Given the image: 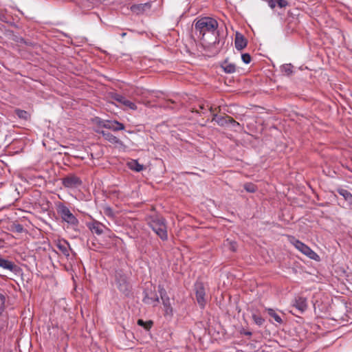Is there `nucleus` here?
Segmentation results:
<instances>
[{"label":"nucleus","mask_w":352,"mask_h":352,"mask_svg":"<svg viewBox=\"0 0 352 352\" xmlns=\"http://www.w3.org/2000/svg\"><path fill=\"white\" fill-rule=\"evenodd\" d=\"M241 59L244 63L248 64L251 62L252 58L249 54L245 53L241 55Z\"/></svg>","instance_id":"obj_32"},{"label":"nucleus","mask_w":352,"mask_h":352,"mask_svg":"<svg viewBox=\"0 0 352 352\" xmlns=\"http://www.w3.org/2000/svg\"><path fill=\"white\" fill-rule=\"evenodd\" d=\"M228 123L232 124L234 126H239V123L235 121L232 118L228 116Z\"/></svg>","instance_id":"obj_34"},{"label":"nucleus","mask_w":352,"mask_h":352,"mask_svg":"<svg viewBox=\"0 0 352 352\" xmlns=\"http://www.w3.org/2000/svg\"><path fill=\"white\" fill-rule=\"evenodd\" d=\"M129 167L131 169L134 170L137 172H140L143 169V165L138 163L137 161H133L129 164Z\"/></svg>","instance_id":"obj_25"},{"label":"nucleus","mask_w":352,"mask_h":352,"mask_svg":"<svg viewBox=\"0 0 352 352\" xmlns=\"http://www.w3.org/2000/svg\"><path fill=\"white\" fill-rule=\"evenodd\" d=\"M230 249L232 250L233 252L236 251V243L235 241H230Z\"/></svg>","instance_id":"obj_36"},{"label":"nucleus","mask_w":352,"mask_h":352,"mask_svg":"<svg viewBox=\"0 0 352 352\" xmlns=\"http://www.w3.org/2000/svg\"><path fill=\"white\" fill-rule=\"evenodd\" d=\"M0 267L11 272H14L16 268V265L13 262L1 257H0Z\"/></svg>","instance_id":"obj_19"},{"label":"nucleus","mask_w":352,"mask_h":352,"mask_svg":"<svg viewBox=\"0 0 352 352\" xmlns=\"http://www.w3.org/2000/svg\"><path fill=\"white\" fill-rule=\"evenodd\" d=\"M58 249L65 256H69V243L66 240H59L56 243Z\"/></svg>","instance_id":"obj_17"},{"label":"nucleus","mask_w":352,"mask_h":352,"mask_svg":"<svg viewBox=\"0 0 352 352\" xmlns=\"http://www.w3.org/2000/svg\"><path fill=\"white\" fill-rule=\"evenodd\" d=\"M97 132L98 133H100V135H102V136L104 138V140L108 141L109 143L114 144L116 146H122L123 145L122 142L119 138H118L117 137L113 135L112 133L107 132V131H98Z\"/></svg>","instance_id":"obj_12"},{"label":"nucleus","mask_w":352,"mask_h":352,"mask_svg":"<svg viewBox=\"0 0 352 352\" xmlns=\"http://www.w3.org/2000/svg\"><path fill=\"white\" fill-rule=\"evenodd\" d=\"M103 212L104 214L108 217H110L111 219L116 217V213L114 212L113 210L109 206H104L103 208Z\"/></svg>","instance_id":"obj_23"},{"label":"nucleus","mask_w":352,"mask_h":352,"mask_svg":"<svg viewBox=\"0 0 352 352\" xmlns=\"http://www.w3.org/2000/svg\"><path fill=\"white\" fill-rule=\"evenodd\" d=\"M87 226L92 233L97 235H101L104 230L110 232V230L106 226L96 220L87 223Z\"/></svg>","instance_id":"obj_10"},{"label":"nucleus","mask_w":352,"mask_h":352,"mask_svg":"<svg viewBox=\"0 0 352 352\" xmlns=\"http://www.w3.org/2000/svg\"><path fill=\"white\" fill-rule=\"evenodd\" d=\"M57 213L60 216L62 220L69 225L76 227L79 221L78 219L71 212L68 207L63 203L58 202L56 204Z\"/></svg>","instance_id":"obj_3"},{"label":"nucleus","mask_w":352,"mask_h":352,"mask_svg":"<svg viewBox=\"0 0 352 352\" xmlns=\"http://www.w3.org/2000/svg\"><path fill=\"white\" fill-rule=\"evenodd\" d=\"M195 296L197 303L201 309H204L206 304V292L204 284L201 282L195 285Z\"/></svg>","instance_id":"obj_7"},{"label":"nucleus","mask_w":352,"mask_h":352,"mask_svg":"<svg viewBox=\"0 0 352 352\" xmlns=\"http://www.w3.org/2000/svg\"><path fill=\"white\" fill-rule=\"evenodd\" d=\"M288 5L287 0H276V6H277L280 8H286Z\"/></svg>","instance_id":"obj_31"},{"label":"nucleus","mask_w":352,"mask_h":352,"mask_svg":"<svg viewBox=\"0 0 352 352\" xmlns=\"http://www.w3.org/2000/svg\"><path fill=\"white\" fill-rule=\"evenodd\" d=\"M8 352H13V351H8Z\"/></svg>","instance_id":"obj_40"},{"label":"nucleus","mask_w":352,"mask_h":352,"mask_svg":"<svg viewBox=\"0 0 352 352\" xmlns=\"http://www.w3.org/2000/svg\"><path fill=\"white\" fill-rule=\"evenodd\" d=\"M219 23L213 18L205 16L195 21V32L205 49L210 50L219 43Z\"/></svg>","instance_id":"obj_1"},{"label":"nucleus","mask_w":352,"mask_h":352,"mask_svg":"<svg viewBox=\"0 0 352 352\" xmlns=\"http://www.w3.org/2000/svg\"><path fill=\"white\" fill-rule=\"evenodd\" d=\"M0 300L1 302V305L3 306L6 302V296L1 293H0Z\"/></svg>","instance_id":"obj_37"},{"label":"nucleus","mask_w":352,"mask_h":352,"mask_svg":"<svg viewBox=\"0 0 352 352\" xmlns=\"http://www.w3.org/2000/svg\"><path fill=\"white\" fill-rule=\"evenodd\" d=\"M23 226L19 223H13L11 226V230L17 233H21L23 232Z\"/></svg>","instance_id":"obj_30"},{"label":"nucleus","mask_w":352,"mask_h":352,"mask_svg":"<svg viewBox=\"0 0 352 352\" xmlns=\"http://www.w3.org/2000/svg\"><path fill=\"white\" fill-rule=\"evenodd\" d=\"M252 319L254 320V322L258 326H261L263 324L264 322H265V320L264 318L259 316V315H256V314H252Z\"/></svg>","instance_id":"obj_28"},{"label":"nucleus","mask_w":352,"mask_h":352,"mask_svg":"<svg viewBox=\"0 0 352 352\" xmlns=\"http://www.w3.org/2000/svg\"><path fill=\"white\" fill-rule=\"evenodd\" d=\"M158 292L162 300L166 314H172L173 308L170 301V298L167 295L166 291L162 285H158Z\"/></svg>","instance_id":"obj_9"},{"label":"nucleus","mask_w":352,"mask_h":352,"mask_svg":"<svg viewBox=\"0 0 352 352\" xmlns=\"http://www.w3.org/2000/svg\"><path fill=\"white\" fill-rule=\"evenodd\" d=\"M151 8V3L133 4L131 6L130 10L135 14H142L149 10Z\"/></svg>","instance_id":"obj_13"},{"label":"nucleus","mask_w":352,"mask_h":352,"mask_svg":"<svg viewBox=\"0 0 352 352\" xmlns=\"http://www.w3.org/2000/svg\"><path fill=\"white\" fill-rule=\"evenodd\" d=\"M137 323L138 325L143 327L146 330H149L153 324V322L152 320H148L146 322H144L142 319H139L138 320Z\"/></svg>","instance_id":"obj_21"},{"label":"nucleus","mask_w":352,"mask_h":352,"mask_svg":"<svg viewBox=\"0 0 352 352\" xmlns=\"http://www.w3.org/2000/svg\"><path fill=\"white\" fill-rule=\"evenodd\" d=\"M338 192L340 195L343 196L345 200L348 201H352V195L350 192L346 190L341 189L338 190Z\"/></svg>","instance_id":"obj_24"},{"label":"nucleus","mask_w":352,"mask_h":352,"mask_svg":"<svg viewBox=\"0 0 352 352\" xmlns=\"http://www.w3.org/2000/svg\"><path fill=\"white\" fill-rule=\"evenodd\" d=\"M148 225L161 240H168L166 221L163 217L157 214L150 216L148 219Z\"/></svg>","instance_id":"obj_2"},{"label":"nucleus","mask_w":352,"mask_h":352,"mask_svg":"<svg viewBox=\"0 0 352 352\" xmlns=\"http://www.w3.org/2000/svg\"><path fill=\"white\" fill-rule=\"evenodd\" d=\"M126 33L123 32V33H122L121 36H122V37H124V36H126Z\"/></svg>","instance_id":"obj_38"},{"label":"nucleus","mask_w":352,"mask_h":352,"mask_svg":"<svg viewBox=\"0 0 352 352\" xmlns=\"http://www.w3.org/2000/svg\"><path fill=\"white\" fill-rule=\"evenodd\" d=\"M15 113L19 118H22L24 120H28L30 117L29 113L26 111L21 110L19 109L15 110Z\"/></svg>","instance_id":"obj_22"},{"label":"nucleus","mask_w":352,"mask_h":352,"mask_svg":"<svg viewBox=\"0 0 352 352\" xmlns=\"http://www.w3.org/2000/svg\"><path fill=\"white\" fill-rule=\"evenodd\" d=\"M199 110H196V112L198 113H201L202 111H204V110H206V109H210V111L212 110V107H209L208 104H201L199 105Z\"/></svg>","instance_id":"obj_33"},{"label":"nucleus","mask_w":352,"mask_h":352,"mask_svg":"<svg viewBox=\"0 0 352 352\" xmlns=\"http://www.w3.org/2000/svg\"><path fill=\"white\" fill-rule=\"evenodd\" d=\"M266 311L270 317H272L276 322L279 324L283 323L281 317L276 312V311L272 308H266Z\"/></svg>","instance_id":"obj_20"},{"label":"nucleus","mask_w":352,"mask_h":352,"mask_svg":"<svg viewBox=\"0 0 352 352\" xmlns=\"http://www.w3.org/2000/svg\"><path fill=\"white\" fill-rule=\"evenodd\" d=\"M244 189L248 192H254L256 191V186L252 183H246L244 184Z\"/></svg>","instance_id":"obj_29"},{"label":"nucleus","mask_w":352,"mask_h":352,"mask_svg":"<svg viewBox=\"0 0 352 352\" xmlns=\"http://www.w3.org/2000/svg\"><path fill=\"white\" fill-rule=\"evenodd\" d=\"M221 67L227 74H233L236 72L235 64L229 62L228 60H225L221 64Z\"/></svg>","instance_id":"obj_18"},{"label":"nucleus","mask_w":352,"mask_h":352,"mask_svg":"<svg viewBox=\"0 0 352 352\" xmlns=\"http://www.w3.org/2000/svg\"><path fill=\"white\" fill-rule=\"evenodd\" d=\"M143 302L145 304L151 305L155 307L159 303L160 300L157 294L155 292H151L150 294H145V296L143 298Z\"/></svg>","instance_id":"obj_15"},{"label":"nucleus","mask_w":352,"mask_h":352,"mask_svg":"<svg viewBox=\"0 0 352 352\" xmlns=\"http://www.w3.org/2000/svg\"><path fill=\"white\" fill-rule=\"evenodd\" d=\"M112 98L119 102L120 104L124 106L126 108L136 110L137 106L136 104L131 102V100L126 99L124 96L120 95L119 94H113L112 95Z\"/></svg>","instance_id":"obj_11"},{"label":"nucleus","mask_w":352,"mask_h":352,"mask_svg":"<svg viewBox=\"0 0 352 352\" xmlns=\"http://www.w3.org/2000/svg\"><path fill=\"white\" fill-rule=\"evenodd\" d=\"M116 283L118 289L125 296H128L131 291V285L126 275L117 273L116 275Z\"/></svg>","instance_id":"obj_5"},{"label":"nucleus","mask_w":352,"mask_h":352,"mask_svg":"<svg viewBox=\"0 0 352 352\" xmlns=\"http://www.w3.org/2000/svg\"><path fill=\"white\" fill-rule=\"evenodd\" d=\"M98 124L103 128L110 129L113 131H122L125 129L124 125L117 120H100Z\"/></svg>","instance_id":"obj_8"},{"label":"nucleus","mask_w":352,"mask_h":352,"mask_svg":"<svg viewBox=\"0 0 352 352\" xmlns=\"http://www.w3.org/2000/svg\"><path fill=\"white\" fill-rule=\"evenodd\" d=\"M240 333L241 335H245V336H251L252 333L251 331H246L245 329L242 328L241 330H240Z\"/></svg>","instance_id":"obj_35"},{"label":"nucleus","mask_w":352,"mask_h":352,"mask_svg":"<svg viewBox=\"0 0 352 352\" xmlns=\"http://www.w3.org/2000/svg\"><path fill=\"white\" fill-rule=\"evenodd\" d=\"M248 44V41L245 38V36L239 33L236 32L235 34V40H234V45L236 50H242L245 47H246Z\"/></svg>","instance_id":"obj_14"},{"label":"nucleus","mask_w":352,"mask_h":352,"mask_svg":"<svg viewBox=\"0 0 352 352\" xmlns=\"http://www.w3.org/2000/svg\"><path fill=\"white\" fill-rule=\"evenodd\" d=\"M167 107H170V109H173V107H170V106H169L168 104L167 105Z\"/></svg>","instance_id":"obj_39"},{"label":"nucleus","mask_w":352,"mask_h":352,"mask_svg":"<svg viewBox=\"0 0 352 352\" xmlns=\"http://www.w3.org/2000/svg\"><path fill=\"white\" fill-rule=\"evenodd\" d=\"M62 184L67 188H76L82 184L81 179L74 174H69L62 179Z\"/></svg>","instance_id":"obj_6"},{"label":"nucleus","mask_w":352,"mask_h":352,"mask_svg":"<svg viewBox=\"0 0 352 352\" xmlns=\"http://www.w3.org/2000/svg\"><path fill=\"white\" fill-rule=\"evenodd\" d=\"M293 66L291 64H285L281 67V71L286 75H290L292 71Z\"/></svg>","instance_id":"obj_26"},{"label":"nucleus","mask_w":352,"mask_h":352,"mask_svg":"<svg viewBox=\"0 0 352 352\" xmlns=\"http://www.w3.org/2000/svg\"><path fill=\"white\" fill-rule=\"evenodd\" d=\"M293 305L302 313L307 308V299L302 296H297L295 298Z\"/></svg>","instance_id":"obj_16"},{"label":"nucleus","mask_w":352,"mask_h":352,"mask_svg":"<svg viewBox=\"0 0 352 352\" xmlns=\"http://www.w3.org/2000/svg\"><path fill=\"white\" fill-rule=\"evenodd\" d=\"M289 241L298 250L302 252L303 254L307 256L311 259H316L318 257V254L313 251L309 246L304 243L296 239L293 236H288Z\"/></svg>","instance_id":"obj_4"},{"label":"nucleus","mask_w":352,"mask_h":352,"mask_svg":"<svg viewBox=\"0 0 352 352\" xmlns=\"http://www.w3.org/2000/svg\"><path fill=\"white\" fill-rule=\"evenodd\" d=\"M213 120H215L218 123V124L220 126H223V125L228 124V116L218 117L217 115H215Z\"/></svg>","instance_id":"obj_27"}]
</instances>
